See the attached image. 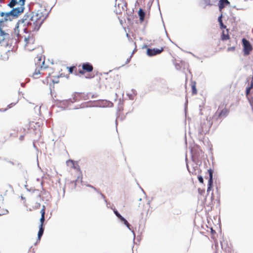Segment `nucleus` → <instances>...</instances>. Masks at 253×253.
<instances>
[{"instance_id": "f257e3e1", "label": "nucleus", "mask_w": 253, "mask_h": 253, "mask_svg": "<svg viewBox=\"0 0 253 253\" xmlns=\"http://www.w3.org/2000/svg\"><path fill=\"white\" fill-rule=\"evenodd\" d=\"M43 15L42 11L38 10L37 12L26 14L23 17L18 21L17 26L15 28V33L19 35V26L24 27L23 31L25 33L37 31L46 17L43 18Z\"/></svg>"}, {"instance_id": "f03ea898", "label": "nucleus", "mask_w": 253, "mask_h": 253, "mask_svg": "<svg viewBox=\"0 0 253 253\" xmlns=\"http://www.w3.org/2000/svg\"><path fill=\"white\" fill-rule=\"evenodd\" d=\"M24 9V7L23 6L13 8L11 11L6 12L7 18H10V16L13 17H17L19 14L23 12Z\"/></svg>"}, {"instance_id": "7ed1b4c3", "label": "nucleus", "mask_w": 253, "mask_h": 253, "mask_svg": "<svg viewBox=\"0 0 253 253\" xmlns=\"http://www.w3.org/2000/svg\"><path fill=\"white\" fill-rule=\"evenodd\" d=\"M24 41L25 42V47L29 51H32L34 49V47H29V45H33L34 43L35 39L33 36L29 35L28 37H25Z\"/></svg>"}, {"instance_id": "20e7f679", "label": "nucleus", "mask_w": 253, "mask_h": 253, "mask_svg": "<svg viewBox=\"0 0 253 253\" xmlns=\"http://www.w3.org/2000/svg\"><path fill=\"white\" fill-rule=\"evenodd\" d=\"M242 42L244 47V55H248L252 50V46L250 42L245 38L242 39Z\"/></svg>"}, {"instance_id": "39448f33", "label": "nucleus", "mask_w": 253, "mask_h": 253, "mask_svg": "<svg viewBox=\"0 0 253 253\" xmlns=\"http://www.w3.org/2000/svg\"><path fill=\"white\" fill-rule=\"evenodd\" d=\"M163 51V48H148L147 50V54L149 56H153L159 54Z\"/></svg>"}, {"instance_id": "423d86ee", "label": "nucleus", "mask_w": 253, "mask_h": 253, "mask_svg": "<svg viewBox=\"0 0 253 253\" xmlns=\"http://www.w3.org/2000/svg\"><path fill=\"white\" fill-rule=\"evenodd\" d=\"M208 172L209 174V179L208 184L207 193H209L211 190L213 183V171L212 169H210L208 170Z\"/></svg>"}, {"instance_id": "0eeeda50", "label": "nucleus", "mask_w": 253, "mask_h": 253, "mask_svg": "<svg viewBox=\"0 0 253 253\" xmlns=\"http://www.w3.org/2000/svg\"><path fill=\"white\" fill-rule=\"evenodd\" d=\"M126 3H120L119 5L116 6L114 11L117 14L122 13L123 11H126Z\"/></svg>"}, {"instance_id": "6e6552de", "label": "nucleus", "mask_w": 253, "mask_h": 253, "mask_svg": "<svg viewBox=\"0 0 253 253\" xmlns=\"http://www.w3.org/2000/svg\"><path fill=\"white\" fill-rule=\"evenodd\" d=\"M230 5V2L228 0H219L218 2L219 10H222L226 6Z\"/></svg>"}, {"instance_id": "1a4fd4ad", "label": "nucleus", "mask_w": 253, "mask_h": 253, "mask_svg": "<svg viewBox=\"0 0 253 253\" xmlns=\"http://www.w3.org/2000/svg\"><path fill=\"white\" fill-rule=\"evenodd\" d=\"M82 68L84 70L88 72H90L93 70L92 65L88 62L84 63L82 65Z\"/></svg>"}, {"instance_id": "9d476101", "label": "nucleus", "mask_w": 253, "mask_h": 253, "mask_svg": "<svg viewBox=\"0 0 253 253\" xmlns=\"http://www.w3.org/2000/svg\"><path fill=\"white\" fill-rule=\"evenodd\" d=\"M138 15H139V16L140 20L141 22L143 21L144 20L145 16V13L143 10L142 9H141V8L139 9V10L138 11Z\"/></svg>"}, {"instance_id": "9b49d317", "label": "nucleus", "mask_w": 253, "mask_h": 253, "mask_svg": "<svg viewBox=\"0 0 253 253\" xmlns=\"http://www.w3.org/2000/svg\"><path fill=\"white\" fill-rule=\"evenodd\" d=\"M136 95V91L134 89H132L130 93H127V95L130 100H133L134 96Z\"/></svg>"}, {"instance_id": "f8f14e48", "label": "nucleus", "mask_w": 253, "mask_h": 253, "mask_svg": "<svg viewBox=\"0 0 253 253\" xmlns=\"http://www.w3.org/2000/svg\"><path fill=\"white\" fill-rule=\"evenodd\" d=\"M44 228L42 225H40L39 230L38 234V240L40 241L41 240V237L42 236L43 234Z\"/></svg>"}, {"instance_id": "ddd939ff", "label": "nucleus", "mask_w": 253, "mask_h": 253, "mask_svg": "<svg viewBox=\"0 0 253 253\" xmlns=\"http://www.w3.org/2000/svg\"><path fill=\"white\" fill-rule=\"evenodd\" d=\"M8 34L5 33L2 29H0V41H3L4 40L6 36H8Z\"/></svg>"}, {"instance_id": "4468645a", "label": "nucleus", "mask_w": 253, "mask_h": 253, "mask_svg": "<svg viewBox=\"0 0 253 253\" xmlns=\"http://www.w3.org/2000/svg\"><path fill=\"white\" fill-rule=\"evenodd\" d=\"M203 2L204 5V8H205L207 6H211L213 5V4L211 2V0H203Z\"/></svg>"}, {"instance_id": "2eb2a0df", "label": "nucleus", "mask_w": 253, "mask_h": 253, "mask_svg": "<svg viewBox=\"0 0 253 253\" xmlns=\"http://www.w3.org/2000/svg\"><path fill=\"white\" fill-rule=\"evenodd\" d=\"M17 3V0H11L10 2H9L7 5L13 8V7Z\"/></svg>"}, {"instance_id": "dca6fc26", "label": "nucleus", "mask_w": 253, "mask_h": 253, "mask_svg": "<svg viewBox=\"0 0 253 253\" xmlns=\"http://www.w3.org/2000/svg\"><path fill=\"white\" fill-rule=\"evenodd\" d=\"M228 110L227 109H223L222 110L220 113H219V117H225L227 116V114H228Z\"/></svg>"}, {"instance_id": "f3484780", "label": "nucleus", "mask_w": 253, "mask_h": 253, "mask_svg": "<svg viewBox=\"0 0 253 253\" xmlns=\"http://www.w3.org/2000/svg\"><path fill=\"white\" fill-rule=\"evenodd\" d=\"M0 15L1 17H4L3 20H4L5 21H8V20H11L10 18H7L6 12H1L0 13Z\"/></svg>"}, {"instance_id": "a211bd4d", "label": "nucleus", "mask_w": 253, "mask_h": 253, "mask_svg": "<svg viewBox=\"0 0 253 253\" xmlns=\"http://www.w3.org/2000/svg\"><path fill=\"white\" fill-rule=\"evenodd\" d=\"M41 74L40 70L36 69L35 70V72L33 74V77L34 78L37 79L38 78V76Z\"/></svg>"}, {"instance_id": "6ab92c4d", "label": "nucleus", "mask_w": 253, "mask_h": 253, "mask_svg": "<svg viewBox=\"0 0 253 253\" xmlns=\"http://www.w3.org/2000/svg\"><path fill=\"white\" fill-rule=\"evenodd\" d=\"M76 101V99L74 98L73 100H72V99H69L67 100H63V104H65V103H73L74 102H75Z\"/></svg>"}, {"instance_id": "aec40b11", "label": "nucleus", "mask_w": 253, "mask_h": 253, "mask_svg": "<svg viewBox=\"0 0 253 253\" xmlns=\"http://www.w3.org/2000/svg\"><path fill=\"white\" fill-rule=\"evenodd\" d=\"M125 225H126V226L127 227V228L132 232V233H133V240H134L135 236V233H134V231L133 230H132L131 228H130V224L127 221V223L125 224Z\"/></svg>"}, {"instance_id": "412c9836", "label": "nucleus", "mask_w": 253, "mask_h": 253, "mask_svg": "<svg viewBox=\"0 0 253 253\" xmlns=\"http://www.w3.org/2000/svg\"><path fill=\"white\" fill-rule=\"evenodd\" d=\"M125 225H126V226L127 227V228L132 232V233H133V240H134L135 236V233H134V231L133 230H132L131 228H130V224L127 221V223L125 224Z\"/></svg>"}, {"instance_id": "4be33fe9", "label": "nucleus", "mask_w": 253, "mask_h": 253, "mask_svg": "<svg viewBox=\"0 0 253 253\" xmlns=\"http://www.w3.org/2000/svg\"><path fill=\"white\" fill-rule=\"evenodd\" d=\"M229 36L228 35V34H225L224 33V32H223L222 33V37H221V40L222 41H225V40H227L228 39H229Z\"/></svg>"}, {"instance_id": "5701e85b", "label": "nucleus", "mask_w": 253, "mask_h": 253, "mask_svg": "<svg viewBox=\"0 0 253 253\" xmlns=\"http://www.w3.org/2000/svg\"><path fill=\"white\" fill-rule=\"evenodd\" d=\"M126 3L124 0H116V3H115V7H116L117 5H119L120 3Z\"/></svg>"}, {"instance_id": "b1692460", "label": "nucleus", "mask_w": 253, "mask_h": 253, "mask_svg": "<svg viewBox=\"0 0 253 253\" xmlns=\"http://www.w3.org/2000/svg\"><path fill=\"white\" fill-rule=\"evenodd\" d=\"M114 213L115 214L116 216L119 218L120 217H121L122 215L120 214V213L117 210H116L115 209H113Z\"/></svg>"}, {"instance_id": "393cba45", "label": "nucleus", "mask_w": 253, "mask_h": 253, "mask_svg": "<svg viewBox=\"0 0 253 253\" xmlns=\"http://www.w3.org/2000/svg\"><path fill=\"white\" fill-rule=\"evenodd\" d=\"M45 220V217H44V215H41V217L40 218V222H41V225H42L43 226V223L44 222Z\"/></svg>"}, {"instance_id": "a878e982", "label": "nucleus", "mask_w": 253, "mask_h": 253, "mask_svg": "<svg viewBox=\"0 0 253 253\" xmlns=\"http://www.w3.org/2000/svg\"><path fill=\"white\" fill-rule=\"evenodd\" d=\"M119 219L124 223V224H125V223H127V221L122 216H121V217H120L119 218Z\"/></svg>"}, {"instance_id": "bb28decb", "label": "nucleus", "mask_w": 253, "mask_h": 253, "mask_svg": "<svg viewBox=\"0 0 253 253\" xmlns=\"http://www.w3.org/2000/svg\"><path fill=\"white\" fill-rule=\"evenodd\" d=\"M169 88L168 87H164L162 90L161 92L163 93H167L169 91Z\"/></svg>"}, {"instance_id": "cd10ccee", "label": "nucleus", "mask_w": 253, "mask_h": 253, "mask_svg": "<svg viewBox=\"0 0 253 253\" xmlns=\"http://www.w3.org/2000/svg\"><path fill=\"white\" fill-rule=\"evenodd\" d=\"M97 192L99 193L100 194L101 197L104 199V202L106 203V205L107 206L108 205V203H107V200L105 199V196H104V195L102 193L99 192L98 191Z\"/></svg>"}, {"instance_id": "c85d7f7f", "label": "nucleus", "mask_w": 253, "mask_h": 253, "mask_svg": "<svg viewBox=\"0 0 253 253\" xmlns=\"http://www.w3.org/2000/svg\"><path fill=\"white\" fill-rule=\"evenodd\" d=\"M192 93L193 94H196L197 93V90H196V86H195V84L192 85Z\"/></svg>"}, {"instance_id": "c756f323", "label": "nucleus", "mask_w": 253, "mask_h": 253, "mask_svg": "<svg viewBox=\"0 0 253 253\" xmlns=\"http://www.w3.org/2000/svg\"><path fill=\"white\" fill-rule=\"evenodd\" d=\"M251 89L252 88H250V87H248L246 88V94L247 96H248L249 95V94H250Z\"/></svg>"}, {"instance_id": "7c9ffc66", "label": "nucleus", "mask_w": 253, "mask_h": 253, "mask_svg": "<svg viewBox=\"0 0 253 253\" xmlns=\"http://www.w3.org/2000/svg\"><path fill=\"white\" fill-rule=\"evenodd\" d=\"M101 102L102 104L101 105H102V107L107 106H108V104L109 103L107 101H102Z\"/></svg>"}, {"instance_id": "2f4dec72", "label": "nucleus", "mask_w": 253, "mask_h": 253, "mask_svg": "<svg viewBox=\"0 0 253 253\" xmlns=\"http://www.w3.org/2000/svg\"><path fill=\"white\" fill-rule=\"evenodd\" d=\"M198 180L201 183H203V182H204V179H203V178L202 176L200 175V176H198Z\"/></svg>"}, {"instance_id": "473e14b6", "label": "nucleus", "mask_w": 253, "mask_h": 253, "mask_svg": "<svg viewBox=\"0 0 253 253\" xmlns=\"http://www.w3.org/2000/svg\"><path fill=\"white\" fill-rule=\"evenodd\" d=\"M15 166H16L17 167H18L19 168H21L22 167V164L18 162H15Z\"/></svg>"}, {"instance_id": "72a5a7b5", "label": "nucleus", "mask_w": 253, "mask_h": 253, "mask_svg": "<svg viewBox=\"0 0 253 253\" xmlns=\"http://www.w3.org/2000/svg\"><path fill=\"white\" fill-rule=\"evenodd\" d=\"M41 215H45V207L43 206L42 209L41 211Z\"/></svg>"}, {"instance_id": "f704fd0d", "label": "nucleus", "mask_w": 253, "mask_h": 253, "mask_svg": "<svg viewBox=\"0 0 253 253\" xmlns=\"http://www.w3.org/2000/svg\"><path fill=\"white\" fill-rule=\"evenodd\" d=\"M235 49V47L234 46H231V47H229L227 48V51H234Z\"/></svg>"}, {"instance_id": "c9c22d12", "label": "nucleus", "mask_w": 253, "mask_h": 253, "mask_svg": "<svg viewBox=\"0 0 253 253\" xmlns=\"http://www.w3.org/2000/svg\"><path fill=\"white\" fill-rule=\"evenodd\" d=\"M38 62L36 63V65H38V66H41V61H42V58H39L38 59Z\"/></svg>"}, {"instance_id": "e433bc0d", "label": "nucleus", "mask_w": 253, "mask_h": 253, "mask_svg": "<svg viewBox=\"0 0 253 253\" xmlns=\"http://www.w3.org/2000/svg\"><path fill=\"white\" fill-rule=\"evenodd\" d=\"M86 186L89 187H90L91 188H92L94 190L98 192V190L95 187H94V186H92L91 185H89V184L86 185Z\"/></svg>"}, {"instance_id": "4c0bfd02", "label": "nucleus", "mask_w": 253, "mask_h": 253, "mask_svg": "<svg viewBox=\"0 0 253 253\" xmlns=\"http://www.w3.org/2000/svg\"><path fill=\"white\" fill-rule=\"evenodd\" d=\"M222 14H221L218 18V21L219 23H221L222 22Z\"/></svg>"}, {"instance_id": "58836bf2", "label": "nucleus", "mask_w": 253, "mask_h": 253, "mask_svg": "<svg viewBox=\"0 0 253 253\" xmlns=\"http://www.w3.org/2000/svg\"><path fill=\"white\" fill-rule=\"evenodd\" d=\"M19 2H21V3L20 4V5H21L20 6L24 7V5L25 4V0H19Z\"/></svg>"}, {"instance_id": "ea45409f", "label": "nucleus", "mask_w": 253, "mask_h": 253, "mask_svg": "<svg viewBox=\"0 0 253 253\" xmlns=\"http://www.w3.org/2000/svg\"><path fill=\"white\" fill-rule=\"evenodd\" d=\"M219 25L221 29H224L226 28V26L223 25V22L219 23Z\"/></svg>"}, {"instance_id": "a19ab883", "label": "nucleus", "mask_w": 253, "mask_h": 253, "mask_svg": "<svg viewBox=\"0 0 253 253\" xmlns=\"http://www.w3.org/2000/svg\"><path fill=\"white\" fill-rule=\"evenodd\" d=\"M5 21L4 20H0V29H1V27L2 26V24L3 23V22Z\"/></svg>"}, {"instance_id": "79ce46f5", "label": "nucleus", "mask_w": 253, "mask_h": 253, "mask_svg": "<svg viewBox=\"0 0 253 253\" xmlns=\"http://www.w3.org/2000/svg\"><path fill=\"white\" fill-rule=\"evenodd\" d=\"M248 99H249V100L251 105L253 107V97L252 99H250L249 98H248Z\"/></svg>"}, {"instance_id": "37998d69", "label": "nucleus", "mask_w": 253, "mask_h": 253, "mask_svg": "<svg viewBox=\"0 0 253 253\" xmlns=\"http://www.w3.org/2000/svg\"><path fill=\"white\" fill-rule=\"evenodd\" d=\"M250 87L251 88H253V77H252V81H251V85H250Z\"/></svg>"}, {"instance_id": "c03bdc74", "label": "nucleus", "mask_w": 253, "mask_h": 253, "mask_svg": "<svg viewBox=\"0 0 253 253\" xmlns=\"http://www.w3.org/2000/svg\"><path fill=\"white\" fill-rule=\"evenodd\" d=\"M8 162L9 163H10V164H11L12 165H15V162H14L13 161H8Z\"/></svg>"}, {"instance_id": "a18cd8bd", "label": "nucleus", "mask_w": 253, "mask_h": 253, "mask_svg": "<svg viewBox=\"0 0 253 253\" xmlns=\"http://www.w3.org/2000/svg\"><path fill=\"white\" fill-rule=\"evenodd\" d=\"M218 0H211V2L213 4L216 3Z\"/></svg>"}, {"instance_id": "49530a36", "label": "nucleus", "mask_w": 253, "mask_h": 253, "mask_svg": "<svg viewBox=\"0 0 253 253\" xmlns=\"http://www.w3.org/2000/svg\"><path fill=\"white\" fill-rule=\"evenodd\" d=\"M15 104H13V103H11L10 104H9L8 105V107L10 108H11L12 106L14 105Z\"/></svg>"}, {"instance_id": "de8ad7c7", "label": "nucleus", "mask_w": 253, "mask_h": 253, "mask_svg": "<svg viewBox=\"0 0 253 253\" xmlns=\"http://www.w3.org/2000/svg\"><path fill=\"white\" fill-rule=\"evenodd\" d=\"M23 138H24V136L23 135H21L19 137V139L20 140H22L23 139Z\"/></svg>"}, {"instance_id": "09e8293b", "label": "nucleus", "mask_w": 253, "mask_h": 253, "mask_svg": "<svg viewBox=\"0 0 253 253\" xmlns=\"http://www.w3.org/2000/svg\"><path fill=\"white\" fill-rule=\"evenodd\" d=\"M69 71H70V73H72L73 72L72 68H69Z\"/></svg>"}, {"instance_id": "8fccbe9b", "label": "nucleus", "mask_w": 253, "mask_h": 253, "mask_svg": "<svg viewBox=\"0 0 253 253\" xmlns=\"http://www.w3.org/2000/svg\"><path fill=\"white\" fill-rule=\"evenodd\" d=\"M29 47H34V48H35V47L33 45H29Z\"/></svg>"}, {"instance_id": "3c124183", "label": "nucleus", "mask_w": 253, "mask_h": 253, "mask_svg": "<svg viewBox=\"0 0 253 253\" xmlns=\"http://www.w3.org/2000/svg\"><path fill=\"white\" fill-rule=\"evenodd\" d=\"M129 61H130V59H127V61H126V62L128 63V62H129Z\"/></svg>"}, {"instance_id": "603ef678", "label": "nucleus", "mask_w": 253, "mask_h": 253, "mask_svg": "<svg viewBox=\"0 0 253 253\" xmlns=\"http://www.w3.org/2000/svg\"><path fill=\"white\" fill-rule=\"evenodd\" d=\"M21 85L22 86H24V83H21Z\"/></svg>"}, {"instance_id": "864d4df0", "label": "nucleus", "mask_w": 253, "mask_h": 253, "mask_svg": "<svg viewBox=\"0 0 253 253\" xmlns=\"http://www.w3.org/2000/svg\"><path fill=\"white\" fill-rule=\"evenodd\" d=\"M44 61H43L42 62V64H43H43H44Z\"/></svg>"}, {"instance_id": "5fc2aeb1", "label": "nucleus", "mask_w": 253, "mask_h": 253, "mask_svg": "<svg viewBox=\"0 0 253 253\" xmlns=\"http://www.w3.org/2000/svg\"><path fill=\"white\" fill-rule=\"evenodd\" d=\"M116 125H117V120H116Z\"/></svg>"}, {"instance_id": "6e6d98bb", "label": "nucleus", "mask_w": 253, "mask_h": 253, "mask_svg": "<svg viewBox=\"0 0 253 253\" xmlns=\"http://www.w3.org/2000/svg\"><path fill=\"white\" fill-rule=\"evenodd\" d=\"M192 55H193V56H194V57H196V56L194 54H192Z\"/></svg>"}, {"instance_id": "4d7b16f0", "label": "nucleus", "mask_w": 253, "mask_h": 253, "mask_svg": "<svg viewBox=\"0 0 253 253\" xmlns=\"http://www.w3.org/2000/svg\"><path fill=\"white\" fill-rule=\"evenodd\" d=\"M126 36L128 37V34H126Z\"/></svg>"}, {"instance_id": "13d9d810", "label": "nucleus", "mask_w": 253, "mask_h": 253, "mask_svg": "<svg viewBox=\"0 0 253 253\" xmlns=\"http://www.w3.org/2000/svg\"><path fill=\"white\" fill-rule=\"evenodd\" d=\"M139 201H141V198H140V199H139Z\"/></svg>"}, {"instance_id": "bf43d9fd", "label": "nucleus", "mask_w": 253, "mask_h": 253, "mask_svg": "<svg viewBox=\"0 0 253 253\" xmlns=\"http://www.w3.org/2000/svg\"><path fill=\"white\" fill-rule=\"evenodd\" d=\"M2 0H0V1H1Z\"/></svg>"}, {"instance_id": "052dcab7", "label": "nucleus", "mask_w": 253, "mask_h": 253, "mask_svg": "<svg viewBox=\"0 0 253 253\" xmlns=\"http://www.w3.org/2000/svg\"><path fill=\"white\" fill-rule=\"evenodd\" d=\"M1 215V214L0 213V215Z\"/></svg>"}]
</instances>
